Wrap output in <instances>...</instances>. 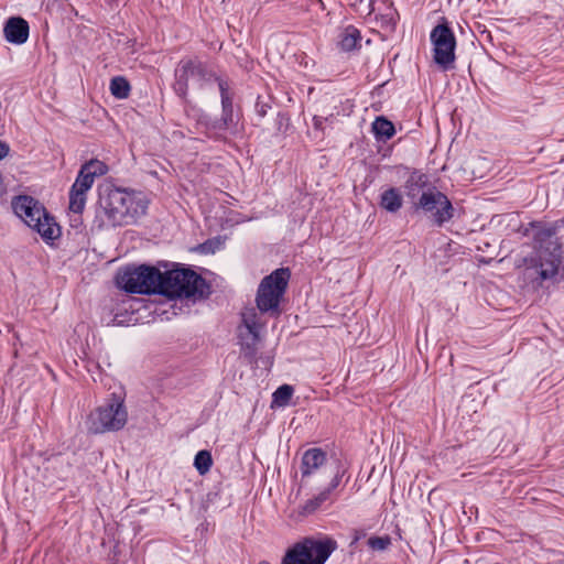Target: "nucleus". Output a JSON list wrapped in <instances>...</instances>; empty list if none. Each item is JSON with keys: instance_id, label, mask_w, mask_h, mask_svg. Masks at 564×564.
I'll return each mask as SVG.
<instances>
[{"instance_id": "f257e3e1", "label": "nucleus", "mask_w": 564, "mask_h": 564, "mask_svg": "<svg viewBox=\"0 0 564 564\" xmlns=\"http://www.w3.org/2000/svg\"><path fill=\"white\" fill-rule=\"evenodd\" d=\"M13 210L43 240L53 241L61 236V228L46 209L30 196H19L12 203Z\"/></svg>"}, {"instance_id": "f03ea898", "label": "nucleus", "mask_w": 564, "mask_h": 564, "mask_svg": "<svg viewBox=\"0 0 564 564\" xmlns=\"http://www.w3.org/2000/svg\"><path fill=\"white\" fill-rule=\"evenodd\" d=\"M128 422V411L124 400L112 394L101 405L90 412L87 419L89 432L101 434L117 432L124 427Z\"/></svg>"}, {"instance_id": "7ed1b4c3", "label": "nucleus", "mask_w": 564, "mask_h": 564, "mask_svg": "<svg viewBox=\"0 0 564 564\" xmlns=\"http://www.w3.org/2000/svg\"><path fill=\"white\" fill-rule=\"evenodd\" d=\"M336 549L329 536L305 538L288 550L281 564H324Z\"/></svg>"}, {"instance_id": "20e7f679", "label": "nucleus", "mask_w": 564, "mask_h": 564, "mask_svg": "<svg viewBox=\"0 0 564 564\" xmlns=\"http://www.w3.org/2000/svg\"><path fill=\"white\" fill-rule=\"evenodd\" d=\"M205 280L191 269H173L162 272L160 294L169 297L204 295Z\"/></svg>"}, {"instance_id": "39448f33", "label": "nucleus", "mask_w": 564, "mask_h": 564, "mask_svg": "<svg viewBox=\"0 0 564 564\" xmlns=\"http://www.w3.org/2000/svg\"><path fill=\"white\" fill-rule=\"evenodd\" d=\"M117 284L129 293L160 294L162 272L147 264L128 267L118 273Z\"/></svg>"}, {"instance_id": "423d86ee", "label": "nucleus", "mask_w": 564, "mask_h": 564, "mask_svg": "<svg viewBox=\"0 0 564 564\" xmlns=\"http://www.w3.org/2000/svg\"><path fill=\"white\" fill-rule=\"evenodd\" d=\"M290 270L280 268L262 279L257 292V307L262 313H278L280 301L286 290Z\"/></svg>"}, {"instance_id": "0eeeda50", "label": "nucleus", "mask_w": 564, "mask_h": 564, "mask_svg": "<svg viewBox=\"0 0 564 564\" xmlns=\"http://www.w3.org/2000/svg\"><path fill=\"white\" fill-rule=\"evenodd\" d=\"M524 264L540 283L555 279L562 265V243L553 242L547 251H535L534 256L524 259Z\"/></svg>"}, {"instance_id": "6e6552de", "label": "nucleus", "mask_w": 564, "mask_h": 564, "mask_svg": "<svg viewBox=\"0 0 564 564\" xmlns=\"http://www.w3.org/2000/svg\"><path fill=\"white\" fill-rule=\"evenodd\" d=\"M242 324L238 328L242 355L254 361L261 341L260 330L264 326L261 315L256 308L249 307L241 313Z\"/></svg>"}, {"instance_id": "1a4fd4ad", "label": "nucleus", "mask_w": 564, "mask_h": 564, "mask_svg": "<svg viewBox=\"0 0 564 564\" xmlns=\"http://www.w3.org/2000/svg\"><path fill=\"white\" fill-rule=\"evenodd\" d=\"M434 62L443 69L454 68L456 39L447 23L437 24L431 32Z\"/></svg>"}, {"instance_id": "9d476101", "label": "nucleus", "mask_w": 564, "mask_h": 564, "mask_svg": "<svg viewBox=\"0 0 564 564\" xmlns=\"http://www.w3.org/2000/svg\"><path fill=\"white\" fill-rule=\"evenodd\" d=\"M212 77L203 64L194 59H183L175 69L174 90L180 97H185L189 85L202 87Z\"/></svg>"}, {"instance_id": "9b49d317", "label": "nucleus", "mask_w": 564, "mask_h": 564, "mask_svg": "<svg viewBox=\"0 0 564 564\" xmlns=\"http://www.w3.org/2000/svg\"><path fill=\"white\" fill-rule=\"evenodd\" d=\"M415 205L424 212L431 213L438 226L453 217L452 203L446 195L435 188L424 191Z\"/></svg>"}, {"instance_id": "f8f14e48", "label": "nucleus", "mask_w": 564, "mask_h": 564, "mask_svg": "<svg viewBox=\"0 0 564 564\" xmlns=\"http://www.w3.org/2000/svg\"><path fill=\"white\" fill-rule=\"evenodd\" d=\"M127 192L119 188H107L99 199L100 208L106 214L108 221L113 226L124 225V202Z\"/></svg>"}, {"instance_id": "ddd939ff", "label": "nucleus", "mask_w": 564, "mask_h": 564, "mask_svg": "<svg viewBox=\"0 0 564 564\" xmlns=\"http://www.w3.org/2000/svg\"><path fill=\"white\" fill-rule=\"evenodd\" d=\"M94 181L95 178L91 176V173L80 169L69 193V209L73 213L80 214L84 210L86 193L93 186Z\"/></svg>"}, {"instance_id": "4468645a", "label": "nucleus", "mask_w": 564, "mask_h": 564, "mask_svg": "<svg viewBox=\"0 0 564 564\" xmlns=\"http://www.w3.org/2000/svg\"><path fill=\"white\" fill-rule=\"evenodd\" d=\"M333 465H335V474L330 480V484L326 489H324L322 492H319L316 497L310 499L303 507V510L305 513H312L317 508H319L324 502L329 500L330 494L334 489H336L341 480V477L345 473V469L341 468L338 464V462H334Z\"/></svg>"}, {"instance_id": "2eb2a0df", "label": "nucleus", "mask_w": 564, "mask_h": 564, "mask_svg": "<svg viewBox=\"0 0 564 564\" xmlns=\"http://www.w3.org/2000/svg\"><path fill=\"white\" fill-rule=\"evenodd\" d=\"M3 32L8 42L23 44L29 37V24L20 17H12L6 22Z\"/></svg>"}, {"instance_id": "dca6fc26", "label": "nucleus", "mask_w": 564, "mask_h": 564, "mask_svg": "<svg viewBox=\"0 0 564 564\" xmlns=\"http://www.w3.org/2000/svg\"><path fill=\"white\" fill-rule=\"evenodd\" d=\"M326 465H328L326 453L321 448H310L302 456L301 474L303 477L311 476Z\"/></svg>"}, {"instance_id": "f3484780", "label": "nucleus", "mask_w": 564, "mask_h": 564, "mask_svg": "<svg viewBox=\"0 0 564 564\" xmlns=\"http://www.w3.org/2000/svg\"><path fill=\"white\" fill-rule=\"evenodd\" d=\"M124 225L135 221L140 216L144 215L148 208L147 199L140 194L128 193L124 202Z\"/></svg>"}, {"instance_id": "a211bd4d", "label": "nucleus", "mask_w": 564, "mask_h": 564, "mask_svg": "<svg viewBox=\"0 0 564 564\" xmlns=\"http://www.w3.org/2000/svg\"><path fill=\"white\" fill-rule=\"evenodd\" d=\"M531 227L535 229L533 239L535 242V251H547L549 247L553 242H560L555 238L556 227L555 226H540L535 223L531 224Z\"/></svg>"}, {"instance_id": "6ab92c4d", "label": "nucleus", "mask_w": 564, "mask_h": 564, "mask_svg": "<svg viewBox=\"0 0 564 564\" xmlns=\"http://www.w3.org/2000/svg\"><path fill=\"white\" fill-rule=\"evenodd\" d=\"M380 206L390 213L398 212L402 206V196L397 188H389L381 194Z\"/></svg>"}, {"instance_id": "aec40b11", "label": "nucleus", "mask_w": 564, "mask_h": 564, "mask_svg": "<svg viewBox=\"0 0 564 564\" xmlns=\"http://www.w3.org/2000/svg\"><path fill=\"white\" fill-rule=\"evenodd\" d=\"M372 131L377 139L381 141L391 139L395 133L393 123L383 117H379L373 121Z\"/></svg>"}, {"instance_id": "412c9836", "label": "nucleus", "mask_w": 564, "mask_h": 564, "mask_svg": "<svg viewBox=\"0 0 564 564\" xmlns=\"http://www.w3.org/2000/svg\"><path fill=\"white\" fill-rule=\"evenodd\" d=\"M360 40V32L355 26L349 25L343 32L340 46L344 51H351L357 47Z\"/></svg>"}, {"instance_id": "4be33fe9", "label": "nucleus", "mask_w": 564, "mask_h": 564, "mask_svg": "<svg viewBox=\"0 0 564 564\" xmlns=\"http://www.w3.org/2000/svg\"><path fill=\"white\" fill-rule=\"evenodd\" d=\"M110 93L118 99L128 98L130 94V85L122 76L113 77L110 82Z\"/></svg>"}, {"instance_id": "5701e85b", "label": "nucleus", "mask_w": 564, "mask_h": 564, "mask_svg": "<svg viewBox=\"0 0 564 564\" xmlns=\"http://www.w3.org/2000/svg\"><path fill=\"white\" fill-rule=\"evenodd\" d=\"M293 392H294L293 387H291L289 384H283L281 387H279L272 395V398H273L272 406H279V408L286 406L290 403Z\"/></svg>"}, {"instance_id": "b1692460", "label": "nucleus", "mask_w": 564, "mask_h": 564, "mask_svg": "<svg viewBox=\"0 0 564 564\" xmlns=\"http://www.w3.org/2000/svg\"><path fill=\"white\" fill-rule=\"evenodd\" d=\"M213 465V458L208 451H199L194 459V466L200 475L209 471Z\"/></svg>"}, {"instance_id": "393cba45", "label": "nucleus", "mask_w": 564, "mask_h": 564, "mask_svg": "<svg viewBox=\"0 0 564 564\" xmlns=\"http://www.w3.org/2000/svg\"><path fill=\"white\" fill-rule=\"evenodd\" d=\"M86 172L91 173V176L95 178L96 176L105 175L108 171L107 165L99 160H90L82 166Z\"/></svg>"}, {"instance_id": "a878e982", "label": "nucleus", "mask_w": 564, "mask_h": 564, "mask_svg": "<svg viewBox=\"0 0 564 564\" xmlns=\"http://www.w3.org/2000/svg\"><path fill=\"white\" fill-rule=\"evenodd\" d=\"M390 544V538L389 536H372L368 540V545L372 550L377 551H383L386 550Z\"/></svg>"}, {"instance_id": "bb28decb", "label": "nucleus", "mask_w": 564, "mask_h": 564, "mask_svg": "<svg viewBox=\"0 0 564 564\" xmlns=\"http://www.w3.org/2000/svg\"><path fill=\"white\" fill-rule=\"evenodd\" d=\"M351 7L357 8L361 13L369 15L373 12L372 0L366 2L365 0H348Z\"/></svg>"}, {"instance_id": "cd10ccee", "label": "nucleus", "mask_w": 564, "mask_h": 564, "mask_svg": "<svg viewBox=\"0 0 564 564\" xmlns=\"http://www.w3.org/2000/svg\"><path fill=\"white\" fill-rule=\"evenodd\" d=\"M268 108H269V105H267L264 102L258 101L256 104V112L258 113V116L260 118H263L267 115Z\"/></svg>"}, {"instance_id": "c85d7f7f", "label": "nucleus", "mask_w": 564, "mask_h": 564, "mask_svg": "<svg viewBox=\"0 0 564 564\" xmlns=\"http://www.w3.org/2000/svg\"><path fill=\"white\" fill-rule=\"evenodd\" d=\"M219 88H220V91H221V102H223V107H224V110L226 111L227 110V107L231 106V101L229 99L228 96H226L225 94V87L221 83H219Z\"/></svg>"}, {"instance_id": "c756f323", "label": "nucleus", "mask_w": 564, "mask_h": 564, "mask_svg": "<svg viewBox=\"0 0 564 564\" xmlns=\"http://www.w3.org/2000/svg\"><path fill=\"white\" fill-rule=\"evenodd\" d=\"M10 152V147L7 142L0 140V161L4 159Z\"/></svg>"}, {"instance_id": "7c9ffc66", "label": "nucleus", "mask_w": 564, "mask_h": 564, "mask_svg": "<svg viewBox=\"0 0 564 564\" xmlns=\"http://www.w3.org/2000/svg\"><path fill=\"white\" fill-rule=\"evenodd\" d=\"M323 122H324V118L322 117H318V116H314L313 117V126L316 130H323Z\"/></svg>"}, {"instance_id": "2f4dec72", "label": "nucleus", "mask_w": 564, "mask_h": 564, "mask_svg": "<svg viewBox=\"0 0 564 564\" xmlns=\"http://www.w3.org/2000/svg\"><path fill=\"white\" fill-rule=\"evenodd\" d=\"M409 195H410L411 197H414V193H413V189H412V188H410V189H409Z\"/></svg>"}, {"instance_id": "473e14b6", "label": "nucleus", "mask_w": 564, "mask_h": 564, "mask_svg": "<svg viewBox=\"0 0 564 564\" xmlns=\"http://www.w3.org/2000/svg\"><path fill=\"white\" fill-rule=\"evenodd\" d=\"M112 324H117V316L112 318Z\"/></svg>"}, {"instance_id": "72a5a7b5", "label": "nucleus", "mask_w": 564, "mask_h": 564, "mask_svg": "<svg viewBox=\"0 0 564 564\" xmlns=\"http://www.w3.org/2000/svg\"><path fill=\"white\" fill-rule=\"evenodd\" d=\"M315 1L323 7V2L321 0H315Z\"/></svg>"}, {"instance_id": "f704fd0d", "label": "nucleus", "mask_w": 564, "mask_h": 564, "mask_svg": "<svg viewBox=\"0 0 564 564\" xmlns=\"http://www.w3.org/2000/svg\"><path fill=\"white\" fill-rule=\"evenodd\" d=\"M414 181V176L412 175L409 180V182H413Z\"/></svg>"}, {"instance_id": "c9c22d12", "label": "nucleus", "mask_w": 564, "mask_h": 564, "mask_svg": "<svg viewBox=\"0 0 564 564\" xmlns=\"http://www.w3.org/2000/svg\"><path fill=\"white\" fill-rule=\"evenodd\" d=\"M259 564H270L269 562L262 561Z\"/></svg>"}]
</instances>
